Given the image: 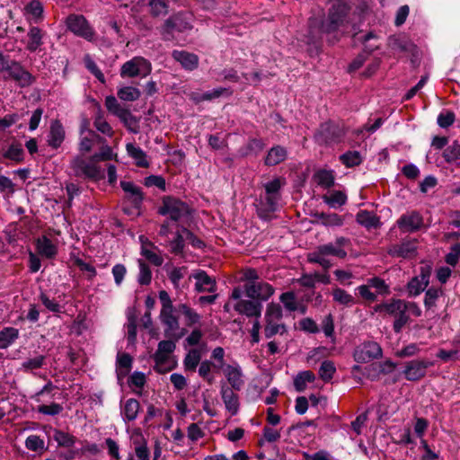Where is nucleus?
I'll list each match as a JSON object with an SVG mask.
<instances>
[{
    "label": "nucleus",
    "mask_w": 460,
    "mask_h": 460,
    "mask_svg": "<svg viewBox=\"0 0 460 460\" xmlns=\"http://www.w3.org/2000/svg\"><path fill=\"white\" fill-rule=\"evenodd\" d=\"M343 135L344 132L341 127L328 122L321 125L314 138L319 144H331L340 141Z\"/></svg>",
    "instance_id": "nucleus-9"
},
{
    "label": "nucleus",
    "mask_w": 460,
    "mask_h": 460,
    "mask_svg": "<svg viewBox=\"0 0 460 460\" xmlns=\"http://www.w3.org/2000/svg\"><path fill=\"white\" fill-rule=\"evenodd\" d=\"M308 260L311 262L318 263L325 270L329 269L332 265L331 260L328 258V255H326L325 252L322 251L320 246L314 252L309 253Z\"/></svg>",
    "instance_id": "nucleus-44"
},
{
    "label": "nucleus",
    "mask_w": 460,
    "mask_h": 460,
    "mask_svg": "<svg viewBox=\"0 0 460 460\" xmlns=\"http://www.w3.org/2000/svg\"><path fill=\"white\" fill-rule=\"evenodd\" d=\"M279 300L283 304L285 309L288 312H294L298 308L296 296L292 291L282 293Z\"/></svg>",
    "instance_id": "nucleus-50"
},
{
    "label": "nucleus",
    "mask_w": 460,
    "mask_h": 460,
    "mask_svg": "<svg viewBox=\"0 0 460 460\" xmlns=\"http://www.w3.org/2000/svg\"><path fill=\"white\" fill-rule=\"evenodd\" d=\"M65 138V130L58 120L51 122L50 130L48 137L49 146L52 148H58L61 146Z\"/></svg>",
    "instance_id": "nucleus-28"
},
{
    "label": "nucleus",
    "mask_w": 460,
    "mask_h": 460,
    "mask_svg": "<svg viewBox=\"0 0 460 460\" xmlns=\"http://www.w3.org/2000/svg\"><path fill=\"white\" fill-rule=\"evenodd\" d=\"M143 4H146L149 7L150 13L158 17L165 15L168 13L169 4L166 0H140Z\"/></svg>",
    "instance_id": "nucleus-36"
},
{
    "label": "nucleus",
    "mask_w": 460,
    "mask_h": 460,
    "mask_svg": "<svg viewBox=\"0 0 460 460\" xmlns=\"http://www.w3.org/2000/svg\"><path fill=\"white\" fill-rule=\"evenodd\" d=\"M230 384L233 390H240L243 385V372L241 367L237 364L226 365L221 369Z\"/></svg>",
    "instance_id": "nucleus-19"
},
{
    "label": "nucleus",
    "mask_w": 460,
    "mask_h": 460,
    "mask_svg": "<svg viewBox=\"0 0 460 460\" xmlns=\"http://www.w3.org/2000/svg\"><path fill=\"white\" fill-rule=\"evenodd\" d=\"M280 207V195L267 193L260 198L257 205V213L263 220L270 218V214L277 211Z\"/></svg>",
    "instance_id": "nucleus-10"
},
{
    "label": "nucleus",
    "mask_w": 460,
    "mask_h": 460,
    "mask_svg": "<svg viewBox=\"0 0 460 460\" xmlns=\"http://www.w3.org/2000/svg\"><path fill=\"white\" fill-rule=\"evenodd\" d=\"M444 157L447 162H454L460 159V144L455 141L448 146L444 151Z\"/></svg>",
    "instance_id": "nucleus-60"
},
{
    "label": "nucleus",
    "mask_w": 460,
    "mask_h": 460,
    "mask_svg": "<svg viewBox=\"0 0 460 460\" xmlns=\"http://www.w3.org/2000/svg\"><path fill=\"white\" fill-rule=\"evenodd\" d=\"M45 32L37 26H31L28 31V41L26 44V49L30 52L37 51L43 44V38Z\"/></svg>",
    "instance_id": "nucleus-25"
},
{
    "label": "nucleus",
    "mask_w": 460,
    "mask_h": 460,
    "mask_svg": "<svg viewBox=\"0 0 460 460\" xmlns=\"http://www.w3.org/2000/svg\"><path fill=\"white\" fill-rule=\"evenodd\" d=\"M320 219L325 226H341L344 223L342 217L335 213L321 214Z\"/></svg>",
    "instance_id": "nucleus-57"
},
{
    "label": "nucleus",
    "mask_w": 460,
    "mask_h": 460,
    "mask_svg": "<svg viewBox=\"0 0 460 460\" xmlns=\"http://www.w3.org/2000/svg\"><path fill=\"white\" fill-rule=\"evenodd\" d=\"M151 71V63L145 58L137 56L121 66L119 75L122 78L146 77Z\"/></svg>",
    "instance_id": "nucleus-5"
},
{
    "label": "nucleus",
    "mask_w": 460,
    "mask_h": 460,
    "mask_svg": "<svg viewBox=\"0 0 460 460\" xmlns=\"http://www.w3.org/2000/svg\"><path fill=\"white\" fill-rule=\"evenodd\" d=\"M220 394L226 411L231 416H235L239 411V397L234 390L226 385L221 386Z\"/></svg>",
    "instance_id": "nucleus-18"
},
{
    "label": "nucleus",
    "mask_w": 460,
    "mask_h": 460,
    "mask_svg": "<svg viewBox=\"0 0 460 460\" xmlns=\"http://www.w3.org/2000/svg\"><path fill=\"white\" fill-rule=\"evenodd\" d=\"M40 300L49 312L56 314L61 313L62 305L56 299L50 298L47 294L41 292Z\"/></svg>",
    "instance_id": "nucleus-56"
},
{
    "label": "nucleus",
    "mask_w": 460,
    "mask_h": 460,
    "mask_svg": "<svg viewBox=\"0 0 460 460\" xmlns=\"http://www.w3.org/2000/svg\"><path fill=\"white\" fill-rule=\"evenodd\" d=\"M376 311L385 313L394 318V331L396 333L401 332L403 326L408 323L406 301L402 299H392L376 306Z\"/></svg>",
    "instance_id": "nucleus-3"
},
{
    "label": "nucleus",
    "mask_w": 460,
    "mask_h": 460,
    "mask_svg": "<svg viewBox=\"0 0 460 460\" xmlns=\"http://www.w3.org/2000/svg\"><path fill=\"white\" fill-rule=\"evenodd\" d=\"M417 244L415 240H409L402 242L401 244L394 245L390 250L389 253L392 256H397L402 258H411L416 254Z\"/></svg>",
    "instance_id": "nucleus-22"
},
{
    "label": "nucleus",
    "mask_w": 460,
    "mask_h": 460,
    "mask_svg": "<svg viewBox=\"0 0 460 460\" xmlns=\"http://www.w3.org/2000/svg\"><path fill=\"white\" fill-rule=\"evenodd\" d=\"M174 228L176 229V231L174 233L173 238L170 239L169 235L166 238L168 239L169 247L172 252L175 254H180L182 252L184 243L186 242L185 234L182 233V227L179 228L178 226H174Z\"/></svg>",
    "instance_id": "nucleus-37"
},
{
    "label": "nucleus",
    "mask_w": 460,
    "mask_h": 460,
    "mask_svg": "<svg viewBox=\"0 0 460 460\" xmlns=\"http://www.w3.org/2000/svg\"><path fill=\"white\" fill-rule=\"evenodd\" d=\"M200 359L201 349L196 348L190 349L183 360L185 369L191 371L195 370L199 366Z\"/></svg>",
    "instance_id": "nucleus-40"
},
{
    "label": "nucleus",
    "mask_w": 460,
    "mask_h": 460,
    "mask_svg": "<svg viewBox=\"0 0 460 460\" xmlns=\"http://www.w3.org/2000/svg\"><path fill=\"white\" fill-rule=\"evenodd\" d=\"M347 195L342 190H332L327 195L323 196V200L332 208H338L347 202Z\"/></svg>",
    "instance_id": "nucleus-32"
},
{
    "label": "nucleus",
    "mask_w": 460,
    "mask_h": 460,
    "mask_svg": "<svg viewBox=\"0 0 460 460\" xmlns=\"http://www.w3.org/2000/svg\"><path fill=\"white\" fill-rule=\"evenodd\" d=\"M349 11V6L346 3L339 1L335 3L330 10L328 18L325 22H322L321 26L316 28L315 21L311 20L309 22L312 34H318L320 32L330 33L337 31L340 26L343 24L344 18Z\"/></svg>",
    "instance_id": "nucleus-2"
},
{
    "label": "nucleus",
    "mask_w": 460,
    "mask_h": 460,
    "mask_svg": "<svg viewBox=\"0 0 460 460\" xmlns=\"http://www.w3.org/2000/svg\"><path fill=\"white\" fill-rule=\"evenodd\" d=\"M264 335L267 339L272 338L276 334H284L287 332V327L280 322L265 321Z\"/></svg>",
    "instance_id": "nucleus-45"
},
{
    "label": "nucleus",
    "mask_w": 460,
    "mask_h": 460,
    "mask_svg": "<svg viewBox=\"0 0 460 460\" xmlns=\"http://www.w3.org/2000/svg\"><path fill=\"white\" fill-rule=\"evenodd\" d=\"M340 160L346 167H354L361 164L362 156L358 151H348L340 156Z\"/></svg>",
    "instance_id": "nucleus-47"
},
{
    "label": "nucleus",
    "mask_w": 460,
    "mask_h": 460,
    "mask_svg": "<svg viewBox=\"0 0 460 460\" xmlns=\"http://www.w3.org/2000/svg\"><path fill=\"white\" fill-rule=\"evenodd\" d=\"M287 149L281 146H275L268 152L265 164L270 166L279 164L287 158Z\"/></svg>",
    "instance_id": "nucleus-33"
},
{
    "label": "nucleus",
    "mask_w": 460,
    "mask_h": 460,
    "mask_svg": "<svg viewBox=\"0 0 460 460\" xmlns=\"http://www.w3.org/2000/svg\"><path fill=\"white\" fill-rule=\"evenodd\" d=\"M335 372L336 367L331 360H324L319 368V376L324 382L331 381Z\"/></svg>",
    "instance_id": "nucleus-54"
},
{
    "label": "nucleus",
    "mask_w": 460,
    "mask_h": 460,
    "mask_svg": "<svg viewBox=\"0 0 460 460\" xmlns=\"http://www.w3.org/2000/svg\"><path fill=\"white\" fill-rule=\"evenodd\" d=\"M314 181L323 188H330L334 184V174L332 171L319 170L314 175Z\"/></svg>",
    "instance_id": "nucleus-42"
},
{
    "label": "nucleus",
    "mask_w": 460,
    "mask_h": 460,
    "mask_svg": "<svg viewBox=\"0 0 460 460\" xmlns=\"http://www.w3.org/2000/svg\"><path fill=\"white\" fill-rule=\"evenodd\" d=\"M349 240L345 237H338L334 243H329L326 244L320 245L322 251L326 255L335 256L343 259L347 256L345 247L349 244Z\"/></svg>",
    "instance_id": "nucleus-20"
},
{
    "label": "nucleus",
    "mask_w": 460,
    "mask_h": 460,
    "mask_svg": "<svg viewBox=\"0 0 460 460\" xmlns=\"http://www.w3.org/2000/svg\"><path fill=\"white\" fill-rule=\"evenodd\" d=\"M105 106L110 112L116 116L128 117V111L122 109L117 99L112 95L106 97Z\"/></svg>",
    "instance_id": "nucleus-49"
},
{
    "label": "nucleus",
    "mask_w": 460,
    "mask_h": 460,
    "mask_svg": "<svg viewBox=\"0 0 460 460\" xmlns=\"http://www.w3.org/2000/svg\"><path fill=\"white\" fill-rule=\"evenodd\" d=\"M94 127L96 129L106 136H111L112 128L105 120L102 113H98L94 119Z\"/></svg>",
    "instance_id": "nucleus-63"
},
{
    "label": "nucleus",
    "mask_w": 460,
    "mask_h": 460,
    "mask_svg": "<svg viewBox=\"0 0 460 460\" xmlns=\"http://www.w3.org/2000/svg\"><path fill=\"white\" fill-rule=\"evenodd\" d=\"M172 58L187 70H193L198 66L199 58L195 54L183 50H174Z\"/></svg>",
    "instance_id": "nucleus-29"
},
{
    "label": "nucleus",
    "mask_w": 460,
    "mask_h": 460,
    "mask_svg": "<svg viewBox=\"0 0 460 460\" xmlns=\"http://www.w3.org/2000/svg\"><path fill=\"white\" fill-rule=\"evenodd\" d=\"M71 167L76 176L99 181L104 178V174L100 166L96 164V161L93 159L85 160L82 157H75Z\"/></svg>",
    "instance_id": "nucleus-6"
},
{
    "label": "nucleus",
    "mask_w": 460,
    "mask_h": 460,
    "mask_svg": "<svg viewBox=\"0 0 460 460\" xmlns=\"http://www.w3.org/2000/svg\"><path fill=\"white\" fill-rule=\"evenodd\" d=\"M67 29L75 35L84 38L88 41L94 40V30L90 26L84 16L81 14H70L66 21Z\"/></svg>",
    "instance_id": "nucleus-7"
},
{
    "label": "nucleus",
    "mask_w": 460,
    "mask_h": 460,
    "mask_svg": "<svg viewBox=\"0 0 460 460\" xmlns=\"http://www.w3.org/2000/svg\"><path fill=\"white\" fill-rule=\"evenodd\" d=\"M4 157L17 163L22 162L24 157V151L22 144L12 143L4 151Z\"/></svg>",
    "instance_id": "nucleus-43"
},
{
    "label": "nucleus",
    "mask_w": 460,
    "mask_h": 460,
    "mask_svg": "<svg viewBox=\"0 0 460 460\" xmlns=\"http://www.w3.org/2000/svg\"><path fill=\"white\" fill-rule=\"evenodd\" d=\"M382 356V349L376 341H367L358 345L353 354L355 361L365 363Z\"/></svg>",
    "instance_id": "nucleus-8"
},
{
    "label": "nucleus",
    "mask_w": 460,
    "mask_h": 460,
    "mask_svg": "<svg viewBox=\"0 0 460 460\" xmlns=\"http://www.w3.org/2000/svg\"><path fill=\"white\" fill-rule=\"evenodd\" d=\"M36 249L40 256L47 259H52L58 253V246L45 235L37 239Z\"/></svg>",
    "instance_id": "nucleus-24"
},
{
    "label": "nucleus",
    "mask_w": 460,
    "mask_h": 460,
    "mask_svg": "<svg viewBox=\"0 0 460 460\" xmlns=\"http://www.w3.org/2000/svg\"><path fill=\"white\" fill-rule=\"evenodd\" d=\"M154 358L155 362V369L158 373H166L174 368L176 365L172 355L156 351L154 355Z\"/></svg>",
    "instance_id": "nucleus-31"
},
{
    "label": "nucleus",
    "mask_w": 460,
    "mask_h": 460,
    "mask_svg": "<svg viewBox=\"0 0 460 460\" xmlns=\"http://www.w3.org/2000/svg\"><path fill=\"white\" fill-rule=\"evenodd\" d=\"M402 233H414L423 226V218L419 212L411 211L400 217L396 222Z\"/></svg>",
    "instance_id": "nucleus-12"
},
{
    "label": "nucleus",
    "mask_w": 460,
    "mask_h": 460,
    "mask_svg": "<svg viewBox=\"0 0 460 460\" xmlns=\"http://www.w3.org/2000/svg\"><path fill=\"white\" fill-rule=\"evenodd\" d=\"M25 447L31 451L44 449L45 442L37 435H31L25 440Z\"/></svg>",
    "instance_id": "nucleus-62"
},
{
    "label": "nucleus",
    "mask_w": 460,
    "mask_h": 460,
    "mask_svg": "<svg viewBox=\"0 0 460 460\" xmlns=\"http://www.w3.org/2000/svg\"><path fill=\"white\" fill-rule=\"evenodd\" d=\"M139 274L137 280L141 285H148L152 279L150 268L142 261L138 260Z\"/></svg>",
    "instance_id": "nucleus-59"
},
{
    "label": "nucleus",
    "mask_w": 460,
    "mask_h": 460,
    "mask_svg": "<svg viewBox=\"0 0 460 460\" xmlns=\"http://www.w3.org/2000/svg\"><path fill=\"white\" fill-rule=\"evenodd\" d=\"M22 14L29 23H40L44 20V7L39 0L28 2L23 9Z\"/></svg>",
    "instance_id": "nucleus-15"
},
{
    "label": "nucleus",
    "mask_w": 460,
    "mask_h": 460,
    "mask_svg": "<svg viewBox=\"0 0 460 460\" xmlns=\"http://www.w3.org/2000/svg\"><path fill=\"white\" fill-rule=\"evenodd\" d=\"M19 338V330L13 327H4L0 331V349L9 348Z\"/></svg>",
    "instance_id": "nucleus-35"
},
{
    "label": "nucleus",
    "mask_w": 460,
    "mask_h": 460,
    "mask_svg": "<svg viewBox=\"0 0 460 460\" xmlns=\"http://www.w3.org/2000/svg\"><path fill=\"white\" fill-rule=\"evenodd\" d=\"M367 285L371 288L376 289V293L378 295H386L389 293V287L385 284V282L379 278H372L367 279Z\"/></svg>",
    "instance_id": "nucleus-61"
},
{
    "label": "nucleus",
    "mask_w": 460,
    "mask_h": 460,
    "mask_svg": "<svg viewBox=\"0 0 460 460\" xmlns=\"http://www.w3.org/2000/svg\"><path fill=\"white\" fill-rule=\"evenodd\" d=\"M315 376L313 372L306 370L299 372L294 379V386L297 392H303L308 383H313Z\"/></svg>",
    "instance_id": "nucleus-39"
},
{
    "label": "nucleus",
    "mask_w": 460,
    "mask_h": 460,
    "mask_svg": "<svg viewBox=\"0 0 460 460\" xmlns=\"http://www.w3.org/2000/svg\"><path fill=\"white\" fill-rule=\"evenodd\" d=\"M190 279H195V290L197 292L214 293L217 290L216 279L202 270H197L191 273Z\"/></svg>",
    "instance_id": "nucleus-14"
},
{
    "label": "nucleus",
    "mask_w": 460,
    "mask_h": 460,
    "mask_svg": "<svg viewBox=\"0 0 460 460\" xmlns=\"http://www.w3.org/2000/svg\"><path fill=\"white\" fill-rule=\"evenodd\" d=\"M126 150L128 155L134 160L137 166L143 168L149 166L147 155L139 146L132 143H128L126 145Z\"/></svg>",
    "instance_id": "nucleus-30"
},
{
    "label": "nucleus",
    "mask_w": 460,
    "mask_h": 460,
    "mask_svg": "<svg viewBox=\"0 0 460 460\" xmlns=\"http://www.w3.org/2000/svg\"><path fill=\"white\" fill-rule=\"evenodd\" d=\"M333 300L342 305L351 306L355 304L354 297L341 288H334L332 291Z\"/></svg>",
    "instance_id": "nucleus-48"
},
{
    "label": "nucleus",
    "mask_w": 460,
    "mask_h": 460,
    "mask_svg": "<svg viewBox=\"0 0 460 460\" xmlns=\"http://www.w3.org/2000/svg\"><path fill=\"white\" fill-rule=\"evenodd\" d=\"M118 97L125 102H134L140 97V90L134 86H123L118 90Z\"/></svg>",
    "instance_id": "nucleus-46"
},
{
    "label": "nucleus",
    "mask_w": 460,
    "mask_h": 460,
    "mask_svg": "<svg viewBox=\"0 0 460 460\" xmlns=\"http://www.w3.org/2000/svg\"><path fill=\"white\" fill-rule=\"evenodd\" d=\"M429 282V274L421 272L420 275L414 277L408 283V293L411 296H417L425 290Z\"/></svg>",
    "instance_id": "nucleus-26"
},
{
    "label": "nucleus",
    "mask_w": 460,
    "mask_h": 460,
    "mask_svg": "<svg viewBox=\"0 0 460 460\" xmlns=\"http://www.w3.org/2000/svg\"><path fill=\"white\" fill-rule=\"evenodd\" d=\"M160 319L162 323L165 326V335L167 337L177 336L179 322L178 318L174 315L173 307L162 308L160 312ZM178 337H180V335H178Z\"/></svg>",
    "instance_id": "nucleus-16"
},
{
    "label": "nucleus",
    "mask_w": 460,
    "mask_h": 460,
    "mask_svg": "<svg viewBox=\"0 0 460 460\" xmlns=\"http://www.w3.org/2000/svg\"><path fill=\"white\" fill-rule=\"evenodd\" d=\"M178 311L184 316L187 325L191 326L199 323L201 316L186 304H181Z\"/></svg>",
    "instance_id": "nucleus-41"
},
{
    "label": "nucleus",
    "mask_w": 460,
    "mask_h": 460,
    "mask_svg": "<svg viewBox=\"0 0 460 460\" xmlns=\"http://www.w3.org/2000/svg\"><path fill=\"white\" fill-rule=\"evenodd\" d=\"M234 309L239 313L245 314L248 317L255 316L256 318L261 316L262 305L261 303L253 302L250 300H239Z\"/></svg>",
    "instance_id": "nucleus-23"
},
{
    "label": "nucleus",
    "mask_w": 460,
    "mask_h": 460,
    "mask_svg": "<svg viewBox=\"0 0 460 460\" xmlns=\"http://www.w3.org/2000/svg\"><path fill=\"white\" fill-rule=\"evenodd\" d=\"M141 243V255L155 266H161L164 262L163 257L156 252V247L143 235L139 236Z\"/></svg>",
    "instance_id": "nucleus-21"
},
{
    "label": "nucleus",
    "mask_w": 460,
    "mask_h": 460,
    "mask_svg": "<svg viewBox=\"0 0 460 460\" xmlns=\"http://www.w3.org/2000/svg\"><path fill=\"white\" fill-rule=\"evenodd\" d=\"M190 29L191 24L188 21L187 15L183 13H177L164 22L159 31L164 40H171L174 31L182 32Z\"/></svg>",
    "instance_id": "nucleus-4"
},
{
    "label": "nucleus",
    "mask_w": 460,
    "mask_h": 460,
    "mask_svg": "<svg viewBox=\"0 0 460 460\" xmlns=\"http://www.w3.org/2000/svg\"><path fill=\"white\" fill-rule=\"evenodd\" d=\"M53 438L58 446L61 447H73L75 443V438L74 436L59 429L54 430Z\"/></svg>",
    "instance_id": "nucleus-52"
},
{
    "label": "nucleus",
    "mask_w": 460,
    "mask_h": 460,
    "mask_svg": "<svg viewBox=\"0 0 460 460\" xmlns=\"http://www.w3.org/2000/svg\"><path fill=\"white\" fill-rule=\"evenodd\" d=\"M100 139L99 136L93 130L87 129L86 135L81 136L80 140V151L82 152H89L95 140Z\"/></svg>",
    "instance_id": "nucleus-53"
},
{
    "label": "nucleus",
    "mask_w": 460,
    "mask_h": 460,
    "mask_svg": "<svg viewBox=\"0 0 460 460\" xmlns=\"http://www.w3.org/2000/svg\"><path fill=\"white\" fill-rule=\"evenodd\" d=\"M7 75V77L13 80L21 88L31 86L35 80L34 76L15 60H12V66Z\"/></svg>",
    "instance_id": "nucleus-11"
},
{
    "label": "nucleus",
    "mask_w": 460,
    "mask_h": 460,
    "mask_svg": "<svg viewBox=\"0 0 460 460\" xmlns=\"http://www.w3.org/2000/svg\"><path fill=\"white\" fill-rule=\"evenodd\" d=\"M63 411L62 405L59 403L52 402L50 404L42 403L38 406L37 411L49 416L58 415Z\"/></svg>",
    "instance_id": "nucleus-58"
},
{
    "label": "nucleus",
    "mask_w": 460,
    "mask_h": 460,
    "mask_svg": "<svg viewBox=\"0 0 460 460\" xmlns=\"http://www.w3.org/2000/svg\"><path fill=\"white\" fill-rule=\"evenodd\" d=\"M139 411V402L136 399H128L126 401L121 414L125 421L135 420Z\"/></svg>",
    "instance_id": "nucleus-38"
},
{
    "label": "nucleus",
    "mask_w": 460,
    "mask_h": 460,
    "mask_svg": "<svg viewBox=\"0 0 460 460\" xmlns=\"http://www.w3.org/2000/svg\"><path fill=\"white\" fill-rule=\"evenodd\" d=\"M357 222L366 228H376L380 225L379 217L367 210H360L356 216Z\"/></svg>",
    "instance_id": "nucleus-34"
},
{
    "label": "nucleus",
    "mask_w": 460,
    "mask_h": 460,
    "mask_svg": "<svg viewBox=\"0 0 460 460\" xmlns=\"http://www.w3.org/2000/svg\"><path fill=\"white\" fill-rule=\"evenodd\" d=\"M244 290L250 298L266 301L274 293V288L271 285L264 281H259L257 283L245 284Z\"/></svg>",
    "instance_id": "nucleus-13"
},
{
    "label": "nucleus",
    "mask_w": 460,
    "mask_h": 460,
    "mask_svg": "<svg viewBox=\"0 0 460 460\" xmlns=\"http://www.w3.org/2000/svg\"><path fill=\"white\" fill-rule=\"evenodd\" d=\"M282 316V309L279 304L270 303L268 305L265 313V321L280 322Z\"/></svg>",
    "instance_id": "nucleus-55"
},
{
    "label": "nucleus",
    "mask_w": 460,
    "mask_h": 460,
    "mask_svg": "<svg viewBox=\"0 0 460 460\" xmlns=\"http://www.w3.org/2000/svg\"><path fill=\"white\" fill-rule=\"evenodd\" d=\"M132 358L127 353L119 354L117 357V371L119 375L126 376L131 368Z\"/></svg>",
    "instance_id": "nucleus-51"
},
{
    "label": "nucleus",
    "mask_w": 460,
    "mask_h": 460,
    "mask_svg": "<svg viewBox=\"0 0 460 460\" xmlns=\"http://www.w3.org/2000/svg\"><path fill=\"white\" fill-rule=\"evenodd\" d=\"M431 364L425 360H411L408 362L403 370L404 376L407 380L416 381L423 377L426 374V369Z\"/></svg>",
    "instance_id": "nucleus-17"
},
{
    "label": "nucleus",
    "mask_w": 460,
    "mask_h": 460,
    "mask_svg": "<svg viewBox=\"0 0 460 460\" xmlns=\"http://www.w3.org/2000/svg\"><path fill=\"white\" fill-rule=\"evenodd\" d=\"M158 212L162 216L169 217V220H166L162 224L159 230L160 236L167 237L168 234L172 233L174 226H178V223L180 221L188 217L190 208L186 203L178 199L164 197Z\"/></svg>",
    "instance_id": "nucleus-1"
},
{
    "label": "nucleus",
    "mask_w": 460,
    "mask_h": 460,
    "mask_svg": "<svg viewBox=\"0 0 460 460\" xmlns=\"http://www.w3.org/2000/svg\"><path fill=\"white\" fill-rule=\"evenodd\" d=\"M120 186L126 193L127 199L135 208H137L143 199L141 189L131 181H121Z\"/></svg>",
    "instance_id": "nucleus-27"
},
{
    "label": "nucleus",
    "mask_w": 460,
    "mask_h": 460,
    "mask_svg": "<svg viewBox=\"0 0 460 460\" xmlns=\"http://www.w3.org/2000/svg\"><path fill=\"white\" fill-rule=\"evenodd\" d=\"M146 384V376L142 372L136 371L134 372L129 379H128V385L133 389H142L143 386Z\"/></svg>",
    "instance_id": "nucleus-64"
}]
</instances>
